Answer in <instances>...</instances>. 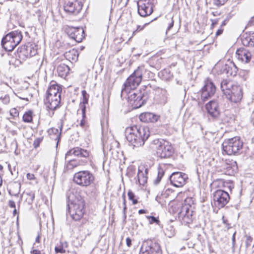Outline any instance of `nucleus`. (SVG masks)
<instances>
[{
  "label": "nucleus",
  "instance_id": "f257e3e1",
  "mask_svg": "<svg viewBox=\"0 0 254 254\" xmlns=\"http://www.w3.org/2000/svg\"><path fill=\"white\" fill-rule=\"evenodd\" d=\"M125 135L130 145L133 148L139 147L144 145L150 135V132L147 127L132 126L126 128Z\"/></svg>",
  "mask_w": 254,
  "mask_h": 254
},
{
  "label": "nucleus",
  "instance_id": "f03ea898",
  "mask_svg": "<svg viewBox=\"0 0 254 254\" xmlns=\"http://www.w3.org/2000/svg\"><path fill=\"white\" fill-rule=\"evenodd\" d=\"M67 207L71 217L75 221L79 220L84 213V201L77 192L70 193L68 196Z\"/></svg>",
  "mask_w": 254,
  "mask_h": 254
},
{
  "label": "nucleus",
  "instance_id": "7ed1b4c3",
  "mask_svg": "<svg viewBox=\"0 0 254 254\" xmlns=\"http://www.w3.org/2000/svg\"><path fill=\"white\" fill-rule=\"evenodd\" d=\"M220 87L223 94L231 103L237 104L241 102L243 93L240 86L233 81L224 79L221 82Z\"/></svg>",
  "mask_w": 254,
  "mask_h": 254
},
{
  "label": "nucleus",
  "instance_id": "20e7f679",
  "mask_svg": "<svg viewBox=\"0 0 254 254\" xmlns=\"http://www.w3.org/2000/svg\"><path fill=\"white\" fill-rule=\"evenodd\" d=\"M146 71L144 66L138 67L134 72L127 78L122 90L121 96L130 92H134L133 90L140 84L142 79V75Z\"/></svg>",
  "mask_w": 254,
  "mask_h": 254
},
{
  "label": "nucleus",
  "instance_id": "39448f33",
  "mask_svg": "<svg viewBox=\"0 0 254 254\" xmlns=\"http://www.w3.org/2000/svg\"><path fill=\"white\" fill-rule=\"evenodd\" d=\"M61 88L57 84L50 86L46 92L45 103L50 110H55L60 107L61 103Z\"/></svg>",
  "mask_w": 254,
  "mask_h": 254
},
{
  "label": "nucleus",
  "instance_id": "423d86ee",
  "mask_svg": "<svg viewBox=\"0 0 254 254\" xmlns=\"http://www.w3.org/2000/svg\"><path fill=\"white\" fill-rule=\"evenodd\" d=\"M22 35L20 31H14L6 34L1 40L2 47L7 51H12L21 42Z\"/></svg>",
  "mask_w": 254,
  "mask_h": 254
},
{
  "label": "nucleus",
  "instance_id": "0eeeda50",
  "mask_svg": "<svg viewBox=\"0 0 254 254\" xmlns=\"http://www.w3.org/2000/svg\"><path fill=\"white\" fill-rule=\"evenodd\" d=\"M243 146V142L238 136L226 139L222 144L223 151L229 155L240 154Z\"/></svg>",
  "mask_w": 254,
  "mask_h": 254
},
{
  "label": "nucleus",
  "instance_id": "6e6552de",
  "mask_svg": "<svg viewBox=\"0 0 254 254\" xmlns=\"http://www.w3.org/2000/svg\"><path fill=\"white\" fill-rule=\"evenodd\" d=\"M153 142L157 145L156 153L159 157L165 158L172 155L174 149L169 142L163 139H156Z\"/></svg>",
  "mask_w": 254,
  "mask_h": 254
},
{
  "label": "nucleus",
  "instance_id": "1a4fd4ad",
  "mask_svg": "<svg viewBox=\"0 0 254 254\" xmlns=\"http://www.w3.org/2000/svg\"><path fill=\"white\" fill-rule=\"evenodd\" d=\"M95 180L94 176L89 171H81L76 173L73 176V181L77 185L87 187L92 184Z\"/></svg>",
  "mask_w": 254,
  "mask_h": 254
},
{
  "label": "nucleus",
  "instance_id": "9d476101",
  "mask_svg": "<svg viewBox=\"0 0 254 254\" xmlns=\"http://www.w3.org/2000/svg\"><path fill=\"white\" fill-rule=\"evenodd\" d=\"M36 54L37 49L34 48L33 45L28 43L18 48L16 57L18 58L20 63H22L27 59L36 55Z\"/></svg>",
  "mask_w": 254,
  "mask_h": 254
},
{
  "label": "nucleus",
  "instance_id": "9b49d317",
  "mask_svg": "<svg viewBox=\"0 0 254 254\" xmlns=\"http://www.w3.org/2000/svg\"><path fill=\"white\" fill-rule=\"evenodd\" d=\"M230 196L226 190H218L213 193V203L218 209L224 207L229 201Z\"/></svg>",
  "mask_w": 254,
  "mask_h": 254
},
{
  "label": "nucleus",
  "instance_id": "f8f14e48",
  "mask_svg": "<svg viewBox=\"0 0 254 254\" xmlns=\"http://www.w3.org/2000/svg\"><path fill=\"white\" fill-rule=\"evenodd\" d=\"M216 87L209 79H207L205 81V84L201 90L200 99L205 102L211 98L215 94Z\"/></svg>",
  "mask_w": 254,
  "mask_h": 254
},
{
  "label": "nucleus",
  "instance_id": "ddd939ff",
  "mask_svg": "<svg viewBox=\"0 0 254 254\" xmlns=\"http://www.w3.org/2000/svg\"><path fill=\"white\" fill-rule=\"evenodd\" d=\"M128 94V102L133 109L141 107L146 102V98L140 92H130Z\"/></svg>",
  "mask_w": 254,
  "mask_h": 254
},
{
  "label": "nucleus",
  "instance_id": "4468645a",
  "mask_svg": "<svg viewBox=\"0 0 254 254\" xmlns=\"http://www.w3.org/2000/svg\"><path fill=\"white\" fill-rule=\"evenodd\" d=\"M137 7L138 12L142 17L148 16L153 12V4L150 0H139Z\"/></svg>",
  "mask_w": 254,
  "mask_h": 254
},
{
  "label": "nucleus",
  "instance_id": "2eb2a0df",
  "mask_svg": "<svg viewBox=\"0 0 254 254\" xmlns=\"http://www.w3.org/2000/svg\"><path fill=\"white\" fill-rule=\"evenodd\" d=\"M188 179V175L180 172H174L170 176L171 184L176 187H183Z\"/></svg>",
  "mask_w": 254,
  "mask_h": 254
},
{
  "label": "nucleus",
  "instance_id": "dca6fc26",
  "mask_svg": "<svg viewBox=\"0 0 254 254\" xmlns=\"http://www.w3.org/2000/svg\"><path fill=\"white\" fill-rule=\"evenodd\" d=\"M65 31L71 39L77 43L81 42L84 37V31L82 28L68 27L65 29Z\"/></svg>",
  "mask_w": 254,
  "mask_h": 254
},
{
  "label": "nucleus",
  "instance_id": "f3484780",
  "mask_svg": "<svg viewBox=\"0 0 254 254\" xmlns=\"http://www.w3.org/2000/svg\"><path fill=\"white\" fill-rule=\"evenodd\" d=\"M205 108L209 115L214 118H217L220 115V109L217 100L210 101L205 105Z\"/></svg>",
  "mask_w": 254,
  "mask_h": 254
},
{
  "label": "nucleus",
  "instance_id": "a211bd4d",
  "mask_svg": "<svg viewBox=\"0 0 254 254\" xmlns=\"http://www.w3.org/2000/svg\"><path fill=\"white\" fill-rule=\"evenodd\" d=\"M142 251H147L150 254H159L160 252L159 245L152 240H148L143 242Z\"/></svg>",
  "mask_w": 254,
  "mask_h": 254
},
{
  "label": "nucleus",
  "instance_id": "6ab92c4d",
  "mask_svg": "<svg viewBox=\"0 0 254 254\" xmlns=\"http://www.w3.org/2000/svg\"><path fill=\"white\" fill-rule=\"evenodd\" d=\"M82 8V3L78 1H75L74 2L68 1L64 5V10L65 12L74 14L78 13Z\"/></svg>",
  "mask_w": 254,
  "mask_h": 254
},
{
  "label": "nucleus",
  "instance_id": "aec40b11",
  "mask_svg": "<svg viewBox=\"0 0 254 254\" xmlns=\"http://www.w3.org/2000/svg\"><path fill=\"white\" fill-rule=\"evenodd\" d=\"M236 57L239 61L243 63H248L251 60L252 54L247 50L244 48H240L236 51Z\"/></svg>",
  "mask_w": 254,
  "mask_h": 254
},
{
  "label": "nucleus",
  "instance_id": "412c9836",
  "mask_svg": "<svg viewBox=\"0 0 254 254\" xmlns=\"http://www.w3.org/2000/svg\"><path fill=\"white\" fill-rule=\"evenodd\" d=\"M71 155L78 157L87 158L89 156V152L87 150L77 147L69 150L66 154V158Z\"/></svg>",
  "mask_w": 254,
  "mask_h": 254
},
{
  "label": "nucleus",
  "instance_id": "4be33fe9",
  "mask_svg": "<svg viewBox=\"0 0 254 254\" xmlns=\"http://www.w3.org/2000/svg\"><path fill=\"white\" fill-rule=\"evenodd\" d=\"M241 41L245 46L254 47V32L244 33L242 36Z\"/></svg>",
  "mask_w": 254,
  "mask_h": 254
},
{
  "label": "nucleus",
  "instance_id": "5701e85b",
  "mask_svg": "<svg viewBox=\"0 0 254 254\" xmlns=\"http://www.w3.org/2000/svg\"><path fill=\"white\" fill-rule=\"evenodd\" d=\"M148 173L147 168H145L143 166L139 167L138 169V181L140 185H144L147 182V174Z\"/></svg>",
  "mask_w": 254,
  "mask_h": 254
},
{
  "label": "nucleus",
  "instance_id": "b1692460",
  "mask_svg": "<svg viewBox=\"0 0 254 254\" xmlns=\"http://www.w3.org/2000/svg\"><path fill=\"white\" fill-rule=\"evenodd\" d=\"M140 120L144 123H154L158 120V116L150 112L142 113L140 115Z\"/></svg>",
  "mask_w": 254,
  "mask_h": 254
},
{
  "label": "nucleus",
  "instance_id": "393cba45",
  "mask_svg": "<svg viewBox=\"0 0 254 254\" xmlns=\"http://www.w3.org/2000/svg\"><path fill=\"white\" fill-rule=\"evenodd\" d=\"M64 56L70 62H76L78 57V51L75 49H72L69 51L66 52Z\"/></svg>",
  "mask_w": 254,
  "mask_h": 254
},
{
  "label": "nucleus",
  "instance_id": "a878e982",
  "mask_svg": "<svg viewBox=\"0 0 254 254\" xmlns=\"http://www.w3.org/2000/svg\"><path fill=\"white\" fill-rule=\"evenodd\" d=\"M191 201V198H187L185 200V205L182 207L181 213H182L185 217L190 218V216H192V211L190 210V201Z\"/></svg>",
  "mask_w": 254,
  "mask_h": 254
},
{
  "label": "nucleus",
  "instance_id": "bb28decb",
  "mask_svg": "<svg viewBox=\"0 0 254 254\" xmlns=\"http://www.w3.org/2000/svg\"><path fill=\"white\" fill-rule=\"evenodd\" d=\"M82 95L83 96V100L82 102L80 104V109L81 110V113L84 118L85 116V105L88 103V94L85 90H83L82 91Z\"/></svg>",
  "mask_w": 254,
  "mask_h": 254
},
{
  "label": "nucleus",
  "instance_id": "cd10ccee",
  "mask_svg": "<svg viewBox=\"0 0 254 254\" xmlns=\"http://www.w3.org/2000/svg\"><path fill=\"white\" fill-rule=\"evenodd\" d=\"M69 70V67L65 64H61L57 67L58 75L62 77L66 76Z\"/></svg>",
  "mask_w": 254,
  "mask_h": 254
},
{
  "label": "nucleus",
  "instance_id": "c85d7f7f",
  "mask_svg": "<svg viewBox=\"0 0 254 254\" xmlns=\"http://www.w3.org/2000/svg\"><path fill=\"white\" fill-rule=\"evenodd\" d=\"M13 187L14 188H15L16 190L15 191H12L11 190H8V193L10 195L15 196H18L19 193L20 192V184H16L14 183L13 185Z\"/></svg>",
  "mask_w": 254,
  "mask_h": 254
},
{
  "label": "nucleus",
  "instance_id": "c756f323",
  "mask_svg": "<svg viewBox=\"0 0 254 254\" xmlns=\"http://www.w3.org/2000/svg\"><path fill=\"white\" fill-rule=\"evenodd\" d=\"M32 112L28 111L23 116V121L26 123H30L32 121Z\"/></svg>",
  "mask_w": 254,
  "mask_h": 254
},
{
  "label": "nucleus",
  "instance_id": "7c9ffc66",
  "mask_svg": "<svg viewBox=\"0 0 254 254\" xmlns=\"http://www.w3.org/2000/svg\"><path fill=\"white\" fill-rule=\"evenodd\" d=\"M127 195L128 196V199L132 201L133 204H136L138 203V201L137 199H135V195L134 193L130 190H129L127 192Z\"/></svg>",
  "mask_w": 254,
  "mask_h": 254
},
{
  "label": "nucleus",
  "instance_id": "2f4dec72",
  "mask_svg": "<svg viewBox=\"0 0 254 254\" xmlns=\"http://www.w3.org/2000/svg\"><path fill=\"white\" fill-rule=\"evenodd\" d=\"M146 218L148 220L149 223L150 224L155 223L156 224H159L160 221L157 217H155L152 216H146Z\"/></svg>",
  "mask_w": 254,
  "mask_h": 254
},
{
  "label": "nucleus",
  "instance_id": "473e14b6",
  "mask_svg": "<svg viewBox=\"0 0 254 254\" xmlns=\"http://www.w3.org/2000/svg\"><path fill=\"white\" fill-rule=\"evenodd\" d=\"M161 94L162 95V99L160 101V104H165L167 101L168 94L165 90H162Z\"/></svg>",
  "mask_w": 254,
  "mask_h": 254
},
{
  "label": "nucleus",
  "instance_id": "72a5a7b5",
  "mask_svg": "<svg viewBox=\"0 0 254 254\" xmlns=\"http://www.w3.org/2000/svg\"><path fill=\"white\" fill-rule=\"evenodd\" d=\"M79 165V163L77 162L76 160H70L67 164V167L69 169H72Z\"/></svg>",
  "mask_w": 254,
  "mask_h": 254
},
{
  "label": "nucleus",
  "instance_id": "f704fd0d",
  "mask_svg": "<svg viewBox=\"0 0 254 254\" xmlns=\"http://www.w3.org/2000/svg\"><path fill=\"white\" fill-rule=\"evenodd\" d=\"M55 251L56 253L64 254L65 252V250L64 249V245L62 243L59 246L55 247Z\"/></svg>",
  "mask_w": 254,
  "mask_h": 254
},
{
  "label": "nucleus",
  "instance_id": "c9c22d12",
  "mask_svg": "<svg viewBox=\"0 0 254 254\" xmlns=\"http://www.w3.org/2000/svg\"><path fill=\"white\" fill-rule=\"evenodd\" d=\"M123 205H124V208H123V214H124V216H123V218H124V220L125 221L126 218H127V215H126V210L127 209V206H126V196H125V194L124 193L123 194Z\"/></svg>",
  "mask_w": 254,
  "mask_h": 254
},
{
  "label": "nucleus",
  "instance_id": "e433bc0d",
  "mask_svg": "<svg viewBox=\"0 0 254 254\" xmlns=\"http://www.w3.org/2000/svg\"><path fill=\"white\" fill-rule=\"evenodd\" d=\"M0 100L1 101L3 104L7 105L10 102V98L8 94H5L0 97Z\"/></svg>",
  "mask_w": 254,
  "mask_h": 254
},
{
  "label": "nucleus",
  "instance_id": "4c0bfd02",
  "mask_svg": "<svg viewBox=\"0 0 254 254\" xmlns=\"http://www.w3.org/2000/svg\"><path fill=\"white\" fill-rule=\"evenodd\" d=\"M167 20L168 21V27L167 28L166 32L169 31L174 26V20L173 17H170V18H167Z\"/></svg>",
  "mask_w": 254,
  "mask_h": 254
},
{
  "label": "nucleus",
  "instance_id": "58836bf2",
  "mask_svg": "<svg viewBox=\"0 0 254 254\" xmlns=\"http://www.w3.org/2000/svg\"><path fill=\"white\" fill-rule=\"evenodd\" d=\"M223 186L225 189H228L230 191H231L232 189L234 188V185L232 183L230 182H224Z\"/></svg>",
  "mask_w": 254,
  "mask_h": 254
},
{
  "label": "nucleus",
  "instance_id": "ea45409f",
  "mask_svg": "<svg viewBox=\"0 0 254 254\" xmlns=\"http://www.w3.org/2000/svg\"><path fill=\"white\" fill-rule=\"evenodd\" d=\"M225 2V0H212L213 4L217 7L224 5Z\"/></svg>",
  "mask_w": 254,
  "mask_h": 254
},
{
  "label": "nucleus",
  "instance_id": "a19ab883",
  "mask_svg": "<svg viewBox=\"0 0 254 254\" xmlns=\"http://www.w3.org/2000/svg\"><path fill=\"white\" fill-rule=\"evenodd\" d=\"M164 175V170L161 167L158 168V175L157 176L162 178Z\"/></svg>",
  "mask_w": 254,
  "mask_h": 254
},
{
  "label": "nucleus",
  "instance_id": "79ce46f5",
  "mask_svg": "<svg viewBox=\"0 0 254 254\" xmlns=\"http://www.w3.org/2000/svg\"><path fill=\"white\" fill-rule=\"evenodd\" d=\"M10 114L14 117L15 116H17L18 115V111L15 109V108H13L12 109H11L10 111Z\"/></svg>",
  "mask_w": 254,
  "mask_h": 254
},
{
  "label": "nucleus",
  "instance_id": "37998d69",
  "mask_svg": "<svg viewBox=\"0 0 254 254\" xmlns=\"http://www.w3.org/2000/svg\"><path fill=\"white\" fill-rule=\"evenodd\" d=\"M8 205L11 208H15L16 207L15 202L12 200H9L8 202Z\"/></svg>",
  "mask_w": 254,
  "mask_h": 254
},
{
  "label": "nucleus",
  "instance_id": "c03bdc74",
  "mask_svg": "<svg viewBox=\"0 0 254 254\" xmlns=\"http://www.w3.org/2000/svg\"><path fill=\"white\" fill-rule=\"evenodd\" d=\"M41 140H42V139L41 138H39L36 139L34 141L33 145H34L35 148L37 147L39 145V144L40 143Z\"/></svg>",
  "mask_w": 254,
  "mask_h": 254
},
{
  "label": "nucleus",
  "instance_id": "a18cd8bd",
  "mask_svg": "<svg viewBox=\"0 0 254 254\" xmlns=\"http://www.w3.org/2000/svg\"><path fill=\"white\" fill-rule=\"evenodd\" d=\"M26 176L27 179L29 180H33L35 178L33 174L27 173Z\"/></svg>",
  "mask_w": 254,
  "mask_h": 254
},
{
  "label": "nucleus",
  "instance_id": "49530a36",
  "mask_svg": "<svg viewBox=\"0 0 254 254\" xmlns=\"http://www.w3.org/2000/svg\"><path fill=\"white\" fill-rule=\"evenodd\" d=\"M218 20L219 19H211V27L212 28H213L215 25H216V24H218Z\"/></svg>",
  "mask_w": 254,
  "mask_h": 254
},
{
  "label": "nucleus",
  "instance_id": "de8ad7c7",
  "mask_svg": "<svg viewBox=\"0 0 254 254\" xmlns=\"http://www.w3.org/2000/svg\"><path fill=\"white\" fill-rule=\"evenodd\" d=\"M126 244L128 247L131 245V240L128 237L126 239Z\"/></svg>",
  "mask_w": 254,
  "mask_h": 254
},
{
  "label": "nucleus",
  "instance_id": "09e8293b",
  "mask_svg": "<svg viewBox=\"0 0 254 254\" xmlns=\"http://www.w3.org/2000/svg\"><path fill=\"white\" fill-rule=\"evenodd\" d=\"M161 179H162L161 177L157 176L156 179L154 181V184L157 185L158 184H159L160 183V182L161 181Z\"/></svg>",
  "mask_w": 254,
  "mask_h": 254
},
{
  "label": "nucleus",
  "instance_id": "8fccbe9b",
  "mask_svg": "<svg viewBox=\"0 0 254 254\" xmlns=\"http://www.w3.org/2000/svg\"><path fill=\"white\" fill-rule=\"evenodd\" d=\"M161 179H162L161 177L157 176L156 179L154 181V184L157 185L158 184H159L160 183V182L161 181Z\"/></svg>",
  "mask_w": 254,
  "mask_h": 254
},
{
  "label": "nucleus",
  "instance_id": "3c124183",
  "mask_svg": "<svg viewBox=\"0 0 254 254\" xmlns=\"http://www.w3.org/2000/svg\"><path fill=\"white\" fill-rule=\"evenodd\" d=\"M82 120L80 122V125L81 127H83L85 124V121L84 120V119L86 118V115L85 116V117L84 118H83L82 114Z\"/></svg>",
  "mask_w": 254,
  "mask_h": 254
},
{
  "label": "nucleus",
  "instance_id": "603ef678",
  "mask_svg": "<svg viewBox=\"0 0 254 254\" xmlns=\"http://www.w3.org/2000/svg\"><path fill=\"white\" fill-rule=\"evenodd\" d=\"M223 29L222 28V27H221L216 32V36H219V35H220L223 33Z\"/></svg>",
  "mask_w": 254,
  "mask_h": 254
},
{
  "label": "nucleus",
  "instance_id": "864d4df0",
  "mask_svg": "<svg viewBox=\"0 0 254 254\" xmlns=\"http://www.w3.org/2000/svg\"><path fill=\"white\" fill-rule=\"evenodd\" d=\"M143 247L141 246L139 254H150L147 251H142Z\"/></svg>",
  "mask_w": 254,
  "mask_h": 254
},
{
  "label": "nucleus",
  "instance_id": "5fc2aeb1",
  "mask_svg": "<svg viewBox=\"0 0 254 254\" xmlns=\"http://www.w3.org/2000/svg\"><path fill=\"white\" fill-rule=\"evenodd\" d=\"M50 131H51L53 133H55V134H58V133H59L58 129L57 128H52Z\"/></svg>",
  "mask_w": 254,
  "mask_h": 254
},
{
  "label": "nucleus",
  "instance_id": "6e6d98bb",
  "mask_svg": "<svg viewBox=\"0 0 254 254\" xmlns=\"http://www.w3.org/2000/svg\"><path fill=\"white\" fill-rule=\"evenodd\" d=\"M31 253L32 254H41V252L37 250H34Z\"/></svg>",
  "mask_w": 254,
  "mask_h": 254
},
{
  "label": "nucleus",
  "instance_id": "4d7b16f0",
  "mask_svg": "<svg viewBox=\"0 0 254 254\" xmlns=\"http://www.w3.org/2000/svg\"><path fill=\"white\" fill-rule=\"evenodd\" d=\"M235 235H236V232H235L233 234V236H232V244H233V246H234L235 244Z\"/></svg>",
  "mask_w": 254,
  "mask_h": 254
},
{
  "label": "nucleus",
  "instance_id": "13d9d810",
  "mask_svg": "<svg viewBox=\"0 0 254 254\" xmlns=\"http://www.w3.org/2000/svg\"><path fill=\"white\" fill-rule=\"evenodd\" d=\"M142 29V28H141L140 26H138L137 29L133 32V35H134L137 31H140Z\"/></svg>",
  "mask_w": 254,
  "mask_h": 254
},
{
  "label": "nucleus",
  "instance_id": "bf43d9fd",
  "mask_svg": "<svg viewBox=\"0 0 254 254\" xmlns=\"http://www.w3.org/2000/svg\"><path fill=\"white\" fill-rule=\"evenodd\" d=\"M228 22V20L227 19H225L221 23V27H223L226 25L227 23Z\"/></svg>",
  "mask_w": 254,
  "mask_h": 254
},
{
  "label": "nucleus",
  "instance_id": "052dcab7",
  "mask_svg": "<svg viewBox=\"0 0 254 254\" xmlns=\"http://www.w3.org/2000/svg\"><path fill=\"white\" fill-rule=\"evenodd\" d=\"M146 211L144 209H140L138 211V213L139 214H144V213H145Z\"/></svg>",
  "mask_w": 254,
  "mask_h": 254
},
{
  "label": "nucleus",
  "instance_id": "680f3d73",
  "mask_svg": "<svg viewBox=\"0 0 254 254\" xmlns=\"http://www.w3.org/2000/svg\"><path fill=\"white\" fill-rule=\"evenodd\" d=\"M212 14H213V16H218L220 14V13L219 12H218L217 11H216V12H212Z\"/></svg>",
  "mask_w": 254,
  "mask_h": 254
},
{
  "label": "nucleus",
  "instance_id": "e2e57ef3",
  "mask_svg": "<svg viewBox=\"0 0 254 254\" xmlns=\"http://www.w3.org/2000/svg\"><path fill=\"white\" fill-rule=\"evenodd\" d=\"M2 177L0 175V187H1L2 185Z\"/></svg>",
  "mask_w": 254,
  "mask_h": 254
},
{
  "label": "nucleus",
  "instance_id": "0e129e2a",
  "mask_svg": "<svg viewBox=\"0 0 254 254\" xmlns=\"http://www.w3.org/2000/svg\"><path fill=\"white\" fill-rule=\"evenodd\" d=\"M17 214V210L15 208L14 209L13 211V215H15Z\"/></svg>",
  "mask_w": 254,
  "mask_h": 254
},
{
  "label": "nucleus",
  "instance_id": "69168bd1",
  "mask_svg": "<svg viewBox=\"0 0 254 254\" xmlns=\"http://www.w3.org/2000/svg\"><path fill=\"white\" fill-rule=\"evenodd\" d=\"M39 240H40V236H38L37 237V238H36V240H35V241H36V242H37V243H39Z\"/></svg>",
  "mask_w": 254,
  "mask_h": 254
},
{
  "label": "nucleus",
  "instance_id": "338daca9",
  "mask_svg": "<svg viewBox=\"0 0 254 254\" xmlns=\"http://www.w3.org/2000/svg\"><path fill=\"white\" fill-rule=\"evenodd\" d=\"M222 219H223V221L224 223H225V224H227V220H225V219H224V217H223V218H222Z\"/></svg>",
  "mask_w": 254,
  "mask_h": 254
},
{
  "label": "nucleus",
  "instance_id": "774afa93",
  "mask_svg": "<svg viewBox=\"0 0 254 254\" xmlns=\"http://www.w3.org/2000/svg\"><path fill=\"white\" fill-rule=\"evenodd\" d=\"M3 169V167L2 165H0V170H2Z\"/></svg>",
  "mask_w": 254,
  "mask_h": 254
}]
</instances>
